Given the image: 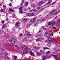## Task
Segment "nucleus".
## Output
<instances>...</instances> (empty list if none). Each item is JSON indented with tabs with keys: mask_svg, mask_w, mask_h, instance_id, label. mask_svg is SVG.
<instances>
[{
	"mask_svg": "<svg viewBox=\"0 0 60 60\" xmlns=\"http://www.w3.org/2000/svg\"><path fill=\"white\" fill-rule=\"evenodd\" d=\"M24 59L25 60H28L27 59H26V58H24Z\"/></svg>",
	"mask_w": 60,
	"mask_h": 60,
	"instance_id": "obj_47",
	"label": "nucleus"
},
{
	"mask_svg": "<svg viewBox=\"0 0 60 60\" xmlns=\"http://www.w3.org/2000/svg\"><path fill=\"white\" fill-rule=\"evenodd\" d=\"M28 9H31V8H30V7H29L28 8Z\"/></svg>",
	"mask_w": 60,
	"mask_h": 60,
	"instance_id": "obj_54",
	"label": "nucleus"
},
{
	"mask_svg": "<svg viewBox=\"0 0 60 60\" xmlns=\"http://www.w3.org/2000/svg\"><path fill=\"white\" fill-rule=\"evenodd\" d=\"M27 16H28L29 17V16H30V13H28L27 14Z\"/></svg>",
	"mask_w": 60,
	"mask_h": 60,
	"instance_id": "obj_30",
	"label": "nucleus"
},
{
	"mask_svg": "<svg viewBox=\"0 0 60 60\" xmlns=\"http://www.w3.org/2000/svg\"><path fill=\"white\" fill-rule=\"evenodd\" d=\"M40 32H41V31H39L38 32V33H40Z\"/></svg>",
	"mask_w": 60,
	"mask_h": 60,
	"instance_id": "obj_58",
	"label": "nucleus"
},
{
	"mask_svg": "<svg viewBox=\"0 0 60 60\" xmlns=\"http://www.w3.org/2000/svg\"><path fill=\"white\" fill-rule=\"evenodd\" d=\"M33 11H34V12H36L37 11V10L35 9H33L32 10Z\"/></svg>",
	"mask_w": 60,
	"mask_h": 60,
	"instance_id": "obj_26",
	"label": "nucleus"
},
{
	"mask_svg": "<svg viewBox=\"0 0 60 60\" xmlns=\"http://www.w3.org/2000/svg\"><path fill=\"white\" fill-rule=\"evenodd\" d=\"M48 40H49V42H48L49 43H50V42H54L55 41V40H53V41L52 40V39H51V38H48Z\"/></svg>",
	"mask_w": 60,
	"mask_h": 60,
	"instance_id": "obj_3",
	"label": "nucleus"
},
{
	"mask_svg": "<svg viewBox=\"0 0 60 60\" xmlns=\"http://www.w3.org/2000/svg\"><path fill=\"white\" fill-rule=\"evenodd\" d=\"M51 2L52 1L51 0H50L48 2V3L47 4H50L51 3Z\"/></svg>",
	"mask_w": 60,
	"mask_h": 60,
	"instance_id": "obj_18",
	"label": "nucleus"
},
{
	"mask_svg": "<svg viewBox=\"0 0 60 60\" xmlns=\"http://www.w3.org/2000/svg\"><path fill=\"white\" fill-rule=\"evenodd\" d=\"M38 20H35V18H34L30 20V22L33 23L34 22H38Z\"/></svg>",
	"mask_w": 60,
	"mask_h": 60,
	"instance_id": "obj_1",
	"label": "nucleus"
},
{
	"mask_svg": "<svg viewBox=\"0 0 60 60\" xmlns=\"http://www.w3.org/2000/svg\"><path fill=\"white\" fill-rule=\"evenodd\" d=\"M22 3L21 4V6L23 5V3H24V0H22Z\"/></svg>",
	"mask_w": 60,
	"mask_h": 60,
	"instance_id": "obj_20",
	"label": "nucleus"
},
{
	"mask_svg": "<svg viewBox=\"0 0 60 60\" xmlns=\"http://www.w3.org/2000/svg\"><path fill=\"white\" fill-rule=\"evenodd\" d=\"M27 47L26 46H25V45H23V47L22 49L23 50H26V49H27Z\"/></svg>",
	"mask_w": 60,
	"mask_h": 60,
	"instance_id": "obj_9",
	"label": "nucleus"
},
{
	"mask_svg": "<svg viewBox=\"0 0 60 60\" xmlns=\"http://www.w3.org/2000/svg\"><path fill=\"white\" fill-rule=\"evenodd\" d=\"M41 53H42V54H44V52L43 51Z\"/></svg>",
	"mask_w": 60,
	"mask_h": 60,
	"instance_id": "obj_49",
	"label": "nucleus"
},
{
	"mask_svg": "<svg viewBox=\"0 0 60 60\" xmlns=\"http://www.w3.org/2000/svg\"><path fill=\"white\" fill-rule=\"evenodd\" d=\"M33 6L34 7H36V6L35 5H34Z\"/></svg>",
	"mask_w": 60,
	"mask_h": 60,
	"instance_id": "obj_48",
	"label": "nucleus"
},
{
	"mask_svg": "<svg viewBox=\"0 0 60 60\" xmlns=\"http://www.w3.org/2000/svg\"><path fill=\"white\" fill-rule=\"evenodd\" d=\"M16 40L15 39H12L11 41V42L12 44H15L16 41Z\"/></svg>",
	"mask_w": 60,
	"mask_h": 60,
	"instance_id": "obj_5",
	"label": "nucleus"
},
{
	"mask_svg": "<svg viewBox=\"0 0 60 60\" xmlns=\"http://www.w3.org/2000/svg\"><path fill=\"white\" fill-rule=\"evenodd\" d=\"M2 54H4L6 53V52H5V50L4 49H3L2 50Z\"/></svg>",
	"mask_w": 60,
	"mask_h": 60,
	"instance_id": "obj_10",
	"label": "nucleus"
},
{
	"mask_svg": "<svg viewBox=\"0 0 60 60\" xmlns=\"http://www.w3.org/2000/svg\"><path fill=\"white\" fill-rule=\"evenodd\" d=\"M42 40H43V39H41L39 38V39H37L36 40V41H42Z\"/></svg>",
	"mask_w": 60,
	"mask_h": 60,
	"instance_id": "obj_11",
	"label": "nucleus"
},
{
	"mask_svg": "<svg viewBox=\"0 0 60 60\" xmlns=\"http://www.w3.org/2000/svg\"><path fill=\"white\" fill-rule=\"evenodd\" d=\"M27 36H32V35L31 34H30V33H29L28 32H27Z\"/></svg>",
	"mask_w": 60,
	"mask_h": 60,
	"instance_id": "obj_12",
	"label": "nucleus"
},
{
	"mask_svg": "<svg viewBox=\"0 0 60 60\" xmlns=\"http://www.w3.org/2000/svg\"><path fill=\"white\" fill-rule=\"evenodd\" d=\"M6 20L7 21V20H8V19L7 18L6 19Z\"/></svg>",
	"mask_w": 60,
	"mask_h": 60,
	"instance_id": "obj_56",
	"label": "nucleus"
},
{
	"mask_svg": "<svg viewBox=\"0 0 60 60\" xmlns=\"http://www.w3.org/2000/svg\"><path fill=\"white\" fill-rule=\"evenodd\" d=\"M37 54L38 55H40L41 54V53L39 52H38Z\"/></svg>",
	"mask_w": 60,
	"mask_h": 60,
	"instance_id": "obj_35",
	"label": "nucleus"
},
{
	"mask_svg": "<svg viewBox=\"0 0 60 60\" xmlns=\"http://www.w3.org/2000/svg\"><path fill=\"white\" fill-rule=\"evenodd\" d=\"M23 35V34L22 33H21L20 34V36H22Z\"/></svg>",
	"mask_w": 60,
	"mask_h": 60,
	"instance_id": "obj_44",
	"label": "nucleus"
},
{
	"mask_svg": "<svg viewBox=\"0 0 60 60\" xmlns=\"http://www.w3.org/2000/svg\"><path fill=\"white\" fill-rule=\"evenodd\" d=\"M31 60V59H30V60Z\"/></svg>",
	"mask_w": 60,
	"mask_h": 60,
	"instance_id": "obj_64",
	"label": "nucleus"
},
{
	"mask_svg": "<svg viewBox=\"0 0 60 60\" xmlns=\"http://www.w3.org/2000/svg\"><path fill=\"white\" fill-rule=\"evenodd\" d=\"M30 16H33L34 15V14L33 13H30Z\"/></svg>",
	"mask_w": 60,
	"mask_h": 60,
	"instance_id": "obj_23",
	"label": "nucleus"
},
{
	"mask_svg": "<svg viewBox=\"0 0 60 60\" xmlns=\"http://www.w3.org/2000/svg\"><path fill=\"white\" fill-rule=\"evenodd\" d=\"M5 11V9H1L0 11L1 12H4Z\"/></svg>",
	"mask_w": 60,
	"mask_h": 60,
	"instance_id": "obj_13",
	"label": "nucleus"
},
{
	"mask_svg": "<svg viewBox=\"0 0 60 60\" xmlns=\"http://www.w3.org/2000/svg\"><path fill=\"white\" fill-rule=\"evenodd\" d=\"M50 53V52L49 51H48V52H46V54H49V53Z\"/></svg>",
	"mask_w": 60,
	"mask_h": 60,
	"instance_id": "obj_31",
	"label": "nucleus"
},
{
	"mask_svg": "<svg viewBox=\"0 0 60 60\" xmlns=\"http://www.w3.org/2000/svg\"><path fill=\"white\" fill-rule=\"evenodd\" d=\"M39 4H40V5H41V4H42V1H41L39 2Z\"/></svg>",
	"mask_w": 60,
	"mask_h": 60,
	"instance_id": "obj_19",
	"label": "nucleus"
},
{
	"mask_svg": "<svg viewBox=\"0 0 60 60\" xmlns=\"http://www.w3.org/2000/svg\"><path fill=\"white\" fill-rule=\"evenodd\" d=\"M3 7H5V6H3Z\"/></svg>",
	"mask_w": 60,
	"mask_h": 60,
	"instance_id": "obj_61",
	"label": "nucleus"
},
{
	"mask_svg": "<svg viewBox=\"0 0 60 60\" xmlns=\"http://www.w3.org/2000/svg\"><path fill=\"white\" fill-rule=\"evenodd\" d=\"M14 58H15V59H16L17 58V56H15L14 57Z\"/></svg>",
	"mask_w": 60,
	"mask_h": 60,
	"instance_id": "obj_39",
	"label": "nucleus"
},
{
	"mask_svg": "<svg viewBox=\"0 0 60 60\" xmlns=\"http://www.w3.org/2000/svg\"><path fill=\"white\" fill-rule=\"evenodd\" d=\"M9 6H11V3H10L9 4Z\"/></svg>",
	"mask_w": 60,
	"mask_h": 60,
	"instance_id": "obj_45",
	"label": "nucleus"
},
{
	"mask_svg": "<svg viewBox=\"0 0 60 60\" xmlns=\"http://www.w3.org/2000/svg\"><path fill=\"white\" fill-rule=\"evenodd\" d=\"M16 26H15L14 27V29H16L17 27H19V22H17V23L16 24Z\"/></svg>",
	"mask_w": 60,
	"mask_h": 60,
	"instance_id": "obj_4",
	"label": "nucleus"
},
{
	"mask_svg": "<svg viewBox=\"0 0 60 60\" xmlns=\"http://www.w3.org/2000/svg\"><path fill=\"white\" fill-rule=\"evenodd\" d=\"M48 41L47 40H46V42H47V41Z\"/></svg>",
	"mask_w": 60,
	"mask_h": 60,
	"instance_id": "obj_63",
	"label": "nucleus"
},
{
	"mask_svg": "<svg viewBox=\"0 0 60 60\" xmlns=\"http://www.w3.org/2000/svg\"><path fill=\"white\" fill-rule=\"evenodd\" d=\"M48 34L47 33L45 32L44 34V35H45V36H46V35Z\"/></svg>",
	"mask_w": 60,
	"mask_h": 60,
	"instance_id": "obj_29",
	"label": "nucleus"
},
{
	"mask_svg": "<svg viewBox=\"0 0 60 60\" xmlns=\"http://www.w3.org/2000/svg\"><path fill=\"white\" fill-rule=\"evenodd\" d=\"M32 11H33V10H30V12H32Z\"/></svg>",
	"mask_w": 60,
	"mask_h": 60,
	"instance_id": "obj_53",
	"label": "nucleus"
},
{
	"mask_svg": "<svg viewBox=\"0 0 60 60\" xmlns=\"http://www.w3.org/2000/svg\"><path fill=\"white\" fill-rule=\"evenodd\" d=\"M26 20H27V19H24V22H25V21H26Z\"/></svg>",
	"mask_w": 60,
	"mask_h": 60,
	"instance_id": "obj_34",
	"label": "nucleus"
},
{
	"mask_svg": "<svg viewBox=\"0 0 60 60\" xmlns=\"http://www.w3.org/2000/svg\"><path fill=\"white\" fill-rule=\"evenodd\" d=\"M54 3H55V2H53V3L51 4L52 5H53V4H54Z\"/></svg>",
	"mask_w": 60,
	"mask_h": 60,
	"instance_id": "obj_46",
	"label": "nucleus"
},
{
	"mask_svg": "<svg viewBox=\"0 0 60 60\" xmlns=\"http://www.w3.org/2000/svg\"><path fill=\"white\" fill-rule=\"evenodd\" d=\"M36 37H37L38 36V35L37 34L36 35Z\"/></svg>",
	"mask_w": 60,
	"mask_h": 60,
	"instance_id": "obj_55",
	"label": "nucleus"
},
{
	"mask_svg": "<svg viewBox=\"0 0 60 60\" xmlns=\"http://www.w3.org/2000/svg\"><path fill=\"white\" fill-rule=\"evenodd\" d=\"M46 49H49V48H47V47H44L43 48V49H44V50Z\"/></svg>",
	"mask_w": 60,
	"mask_h": 60,
	"instance_id": "obj_27",
	"label": "nucleus"
},
{
	"mask_svg": "<svg viewBox=\"0 0 60 60\" xmlns=\"http://www.w3.org/2000/svg\"><path fill=\"white\" fill-rule=\"evenodd\" d=\"M42 28H43L44 30H47V29L45 27H42Z\"/></svg>",
	"mask_w": 60,
	"mask_h": 60,
	"instance_id": "obj_22",
	"label": "nucleus"
},
{
	"mask_svg": "<svg viewBox=\"0 0 60 60\" xmlns=\"http://www.w3.org/2000/svg\"><path fill=\"white\" fill-rule=\"evenodd\" d=\"M57 18V16H56L55 18V19H56Z\"/></svg>",
	"mask_w": 60,
	"mask_h": 60,
	"instance_id": "obj_51",
	"label": "nucleus"
},
{
	"mask_svg": "<svg viewBox=\"0 0 60 60\" xmlns=\"http://www.w3.org/2000/svg\"><path fill=\"white\" fill-rule=\"evenodd\" d=\"M52 25H55V24H56V22L53 21L52 22Z\"/></svg>",
	"mask_w": 60,
	"mask_h": 60,
	"instance_id": "obj_16",
	"label": "nucleus"
},
{
	"mask_svg": "<svg viewBox=\"0 0 60 60\" xmlns=\"http://www.w3.org/2000/svg\"><path fill=\"white\" fill-rule=\"evenodd\" d=\"M28 51V49H26L25 50H24L23 51V53L24 54H27V52Z\"/></svg>",
	"mask_w": 60,
	"mask_h": 60,
	"instance_id": "obj_7",
	"label": "nucleus"
},
{
	"mask_svg": "<svg viewBox=\"0 0 60 60\" xmlns=\"http://www.w3.org/2000/svg\"><path fill=\"white\" fill-rule=\"evenodd\" d=\"M56 11L55 10H53L51 12H50L49 14V15H51V14H55V11Z\"/></svg>",
	"mask_w": 60,
	"mask_h": 60,
	"instance_id": "obj_6",
	"label": "nucleus"
},
{
	"mask_svg": "<svg viewBox=\"0 0 60 60\" xmlns=\"http://www.w3.org/2000/svg\"><path fill=\"white\" fill-rule=\"evenodd\" d=\"M51 24L52 25V23L51 22H49L48 23V25H50Z\"/></svg>",
	"mask_w": 60,
	"mask_h": 60,
	"instance_id": "obj_33",
	"label": "nucleus"
},
{
	"mask_svg": "<svg viewBox=\"0 0 60 60\" xmlns=\"http://www.w3.org/2000/svg\"><path fill=\"white\" fill-rule=\"evenodd\" d=\"M42 51V50H41V51H40V52H41V53H42V51Z\"/></svg>",
	"mask_w": 60,
	"mask_h": 60,
	"instance_id": "obj_50",
	"label": "nucleus"
},
{
	"mask_svg": "<svg viewBox=\"0 0 60 60\" xmlns=\"http://www.w3.org/2000/svg\"><path fill=\"white\" fill-rule=\"evenodd\" d=\"M39 22H40V23H42V22H43L42 20H40L39 21Z\"/></svg>",
	"mask_w": 60,
	"mask_h": 60,
	"instance_id": "obj_36",
	"label": "nucleus"
},
{
	"mask_svg": "<svg viewBox=\"0 0 60 60\" xmlns=\"http://www.w3.org/2000/svg\"><path fill=\"white\" fill-rule=\"evenodd\" d=\"M6 56H7V55H8V54H6Z\"/></svg>",
	"mask_w": 60,
	"mask_h": 60,
	"instance_id": "obj_60",
	"label": "nucleus"
},
{
	"mask_svg": "<svg viewBox=\"0 0 60 60\" xmlns=\"http://www.w3.org/2000/svg\"><path fill=\"white\" fill-rule=\"evenodd\" d=\"M30 55H31L32 56H35V55L31 51L30 52Z\"/></svg>",
	"mask_w": 60,
	"mask_h": 60,
	"instance_id": "obj_8",
	"label": "nucleus"
},
{
	"mask_svg": "<svg viewBox=\"0 0 60 60\" xmlns=\"http://www.w3.org/2000/svg\"><path fill=\"white\" fill-rule=\"evenodd\" d=\"M28 2H26V5H28Z\"/></svg>",
	"mask_w": 60,
	"mask_h": 60,
	"instance_id": "obj_41",
	"label": "nucleus"
},
{
	"mask_svg": "<svg viewBox=\"0 0 60 60\" xmlns=\"http://www.w3.org/2000/svg\"><path fill=\"white\" fill-rule=\"evenodd\" d=\"M15 47H16V48H17V49H19V47H18V46L17 45H15Z\"/></svg>",
	"mask_w": 60,
	"mask_h": 60,
	"instance_id": "obj_37",
	"label": "nucleus"
},
{
	"mask_svg": "<svg viewBox=\"0 0 60 60\" xmlns=\"http://www.w3.org/2000/svg\"><path fill=\"white\" fill-rule=\"evenodd\" d=\"M23 9L24 11H26V8H23Z\"/></svg>",
	"mask_w": 60,
	"mask_h": 60,
	"instance_id": "obj_28",
	"label": "nucleus"
},
{
	"mask_svg": "<svg viewBox=\"0 0 60 60\" xmlns=\"http://www.w3.org/2000/svg\"><path fill=\"white\" fill-rule=\"evenodd\" d=\"M56 55H52V56H55Z\"/></svg>",
	"mask_w": 60,
	"mask_h": 60,
	"instance_id": "obj_57",
	"label": "nucleus"
},
{
	"mask_svg": "<svg viewBox=\"0 0 60 60\" xmlns=\"http://www.w3.org/2000/svg\"><path fill=\"white\" fill-rule=\"evenodd\" d=\"M52 28L53 29H56V28L54 26H52Z\"/></svg>",
	"mask_w": 60,
	"mask_h": 60,
	"instance_id": "obj_32",
	"label": "nucleus"
},
{
	"mask_svg": "<svg viewBox=\"0 0 60 60\" xmlns=\"http://www.w3.org/2000/svg\"><path fill=\"white\" fill-rule=\"evenodd\" d=\"M4 21H2V24H4Z\"/></svg>",
	"mask_w": 60,
	"mask_h": 60,
	"instance_id": "obj_38",
	"label": "nucleus"
},
{
	"mask_svg": "<svg viewBox=\"0 0 60 60\" xmlns=\"http://www.w3.org/2000/svg\"><path fill=\"white\" fill-rule=\"evenodd\" d=\"M55 52L56 53H57L58 54H60V51L59 50H57L55 51Z\"/></svg>",
	"mask_w": 60,
	"mask_h": 60,
	"instance_id": "obj_14",
	"label": "nucleus"
},
{
	"mask_svg": "<svg viewBox=\"0 0 60 60\" xmlns=\"http://www.w3.org/2000/svg\"><path fill=\"white\" fill-rule=\"evenodd\" d=\"M8 13H6V16H8Z\"/></svg>",
	"mask_w": 60,
	"mask_h": 60,
	"instance_id": "obj_40",
	"label": "nucleus"
},
{
	"mask_svg": "<svg viewBox=\"0 0 60 60\" xmlns=\"http://www.w3.org/2000/svg\"><path fill=\"white\" fill-rule=\"evenodd\" d=\"M23 9V7L22 6L21 7L19 8V10L20 11H19V13H22V14L24 13L23 11L22 10Z\"/></svg>",
	"mask_w": 60,
	"mask_h": 60,
	"instance_id": "obj_2",
	"label": "nucleus"
},
{
	"mask_svg": "<svg viewBox=\"0 0 60 60\" xmlns=\"http://www.w3.org/2000/svg\"><path fill=\"white\" fill-rule=\"evenodd\" d=\"M42 58L43 60H46V59H47V58L45 56L43 57Z\"/></svg>",
	"mask_w": 60,
	"mask_h": 60,
	"instance_id": "obj_15",
	"label": "nucleus"
},
{
	"mask_svg": "<svg viewBox=\"0 0 60 60\" xmlns=\"http://www.w3.org/2000/svg\"><path fill=\"white\" fill-rule=\"evenodd\" d=\"M7 25L6 24L4 25H3V26L2 27V28H4L5 27V26H6V25Z\"/></svg>",
	"mask_w": 60,
	"mask_h": 60,
	"instance_id": "obj_17",
	"label": "nucleus"
},
{
	"mask_svg": "<svg viewBox=\"0 0 60 60\" xmlns=\"http://www.w3.org/2000/svg\"><path fill=\"white\" fill-rule=\"evenodd\" d=\"M9 11H11L12 12H13V10L10 8L9 9Z\"/></svg>",
	"mask_w": 60,
	"mask_h": 60,
	"instance_id": "obj_24",
	"label": "nucleus"
},
{
	"mask_svg": "<svg viewBox=\"0 0 60 60\" xmlns=\"http://www.w3.org/2000/svg\"><path fill=\"white\" fill-rule=\"evenodd\" d=\"M42 20L43 22V21H45L46 20L45 19H43Z\"/></svg>",
	"mask_w": 60,
	"mask_h": 60,
	"instance_id": "obj_42",
	"label": "nucleus"
},
{
	"mask_svg": "<svg viewBox=\"0 0 60 60\" xmlns=\"http://www.w3.org/2000/svg\"><path fill=\"white\" fill-rule=\"evenodd\" d=\"M59 11H57L55 13H54V14H58V12H59Z\"/></svg>",
	"mask_w": 60,
	"mask_h": 60,
	"instance_id": "obj_21",
	"label": "nucleus"
},
{
	"mask_svg": "<svg viewBox=\"0 0 60 60\" xmlns=\"http://www.w3.org/2000/svg\"><path fill=\"white\" fill-rule=\"evenodd\" d=\"M7 37H9V35H8L7 36Z\"/></svg>",
	"mask_w": 60,
	"mask_h": 60,
	"instance_id": "obj_59",
	"label": "nucleus"
},
{
	"mask_svg": "<svg viewBox=\"0 0 60 60\" xmlns=\"http://www.w3.org/2000/svg\"><path fill=\"white\" fill-rule=\"evenodd\" d=\"M41 9V8L39 7H38L37 9Z\"/></svg>",
	"mask_w": 60,
	"mask_h": 60,
	"instance_id": "obj_43",
	"label": "nucleus"
},
{
	"mask_svg": "<svg viewBox=\"0 0 60 60\" xmlns=\"http://www.w3.org/2000/svg\"><path fill=\"white\" fill-rule=\"evenodd\" d=\"M4 57V59H5V60H6V58H5V57Z\"/></svg>",
	"mask_w": 60,
	"mask_h": 60,
	"instance_id": "obj_62",
	"label": "nucleus"
},
{
	"mask_svg": "<svg viewBox=\"0 0 60 60\" xmlns=\"http://www.w3.org/2000/svg\"><path fill=\"white\" fill-rule=\"evenodd\" d=\"M37 45H38V46H40V44H37Z\"/></svg>",
	"mask_w": 60,
	"mask_h": 60,
	"instance_id": "obj_52",
	"label": "nucleus"
},
{
	"mask_svg": "<svg viewBox=\"0 0 60 60\" xmlns=\"http://www.w3.org/2000/svg\"><path fill=\"white\" fill-rule=\"evenodd\" d=\"M34 49H36L37 50H38V49H39V47H34Z\"/></svg>",
	"mask_w": 60,
	"mask_h": 60,
	"instance_id": "obj_25",
	"label": "nucleus"
}]
</instances>
